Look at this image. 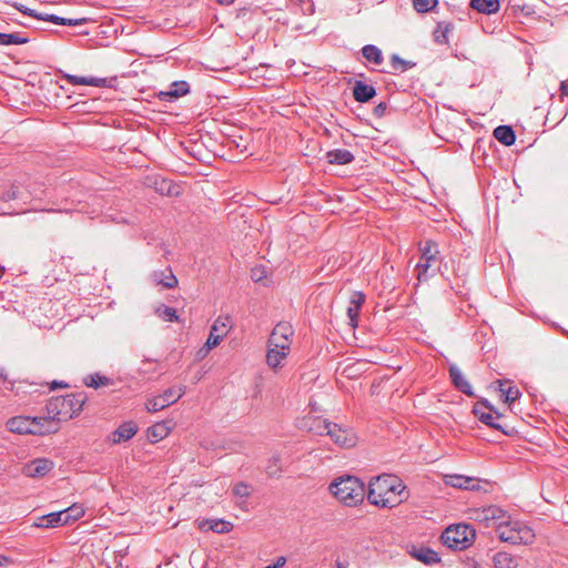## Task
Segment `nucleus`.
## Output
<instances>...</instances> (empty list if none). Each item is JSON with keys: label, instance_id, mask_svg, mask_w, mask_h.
Returning <instances> with one entry per match:
<instances>
[{"label": "nucleus", "instance_id": "18", "mask_svg": "<svg viewBox=\"0 0 568 568\" xmlns=\"http://www.w3.org/2000/svg\"><path fill=\"white\" fill-rule=\"evenodd\" d=\"M196 526L202 531L212 530L216 534H227L232 530L233 525L223 519H197Z\"/></svg>", "mask_w": 568, "mask_h": 568}, {"label": "nucleus", "instance_id": "52", "mask_svg": "<svg viewBox=\"0 0 568 568\" xmlns=\"http://www.w3.org/2000/svg\"><path fill=\"white\" fill-rule=\"evenodd\" d=\"M560 91H561L562 94L568 95V83L561 82Z\"/></svg>", "mask_w": 568, "mask_h": 568}, {"label": "nucleus", "instance_id": "34", "mask_svg": "<svg viewBox=\"0 0 568 568\" xmlns=\"http://www.w3.org/2000/svg\"><path fill=\"white\" fill-rule=\"evenodd\" d=\"M362 53H363V57L367 61H369L376 65H379L383 63V53H382L381 49L374 44L364 45L362 49Z\"/></svg>", "mask_w": 568, "mask_h": 568}, {"label": "nucleus", "instance_id": "11", "mask_svg": "<svg viewBox=\"0 0 568 568\" xmlns=\"http://www.w3.org/2000/svg\"><path fill=\"white\" fill-rule=\"evenodd\" d=\"M494 412L496 414V418H500L501 414L496 412L494 407L488 403V400H480L476 403L473 407V414L485 425L500 430L505 435H509L510 432L505 429L503 425L495 422V416L491 414Z\"/></svg>", "mask_w": 568, "mask_h": 568}, {"label": "nucleus", "instance_id": "36", "mask_svg": "<svg viewBox=\"0 0 568 568\" xmlns=\"http://www.w3.org/2000/svg\"><path fill=\"white\" fill-rule=\"evenodd\" d=\"M390 73L405 72L406 70L415 67V63L408 60L402 59L398 54H392L389 60Z\"/></svg>", "mask_w": 568, "mask_h": 568}, {"label": "nucleus", "instance_id": "15", "mask_svg": "<svg viewBox=\"0 0 568 568\" xmlns=\"http://www.w3.org/2000/svg\"><path fill=\"white\" fill-rule=\"evenodd\" d=\"M54 467V463L48 458H36L23 467V474L28 477H43Z\"/></svg>", "mask_w": 568, "mask_h": 568}, {"label": "nucleus", "instance_id": "25", "mask_svg": "<svg viewBox=\"0 0 568 568\" xmlns=\"http://www.w3.org/2000/svg\"><path fill=\"white\" fill-rule=\"evenodd\" d=\"M497 384H498L499 392L505 397L504 398L505 403H508L510 405V404L515 403L520 397V395H521L520 390L516 386H513L510 381L498 379Z\"/></svg>", "mask_w": 568, "mask_h": 568}, {"label": "nucleus", "instance_id": "42", "mask_svg": "<svg viewBox=\"0 0 568 568\" xmlns=\"http://www.w3.org/2000/svg\"><path fill=\"white\" fill-rule=\"evenodd\" d=\"M232 491L235 497L246 500L252 494V487L244 481H240L233 486Z\"/></svg>", "mask_w": 568, "mask_h": 568}, {"label": "nucleus", "instance_id": "13", "mask_svg": "<svg viewBox=\"0 0 568 568\" xmlns=\"http://www.w3.org/2000/svg\"><path fill=\"white\" fill-rule=\"evenodd\" d=\"M474 514L477 521L484 523L487 527H494L495 529L500 521L507 519L508 515L504 509L495 505L476 509Z\"/></svg>", "mask_w": 568, "mask_h": 568}, {"label": "nucleus", "instance_id": "43", "mask_svg": "<svg viewBox=\"0 0 568 568\" xmlns=\"http://www.w3.org/2000/svg\"><path fill=\"white\" fill-rule=\"evenodd\" d=\"M450 31V27L447 24L445 27H442V24H438V27L434 31V40L438 44H447L449 42L448 39V32Z\"/></svg>", "mask_w": 568, "mask_h": 568}, {"label": "nucleus", "instance_id": "3", "mask_svg": "<svg viewBox=\"0 0 568 568\" xmlns=\"http://www.w3.org/2000/svg\"><path fill=\"white\" fill-rule=\"evenodd\" d=\"M392 481H394V476L390 475L372 478L366 493L369 504L382 508H392L398 505V500L390 496V489L395 487Z\"/></svg>", "mask_w": 568, "mask_h": 568}, {"label": "nucleus", "instance_id": "22", "mask_svg": "<svg viewBox=\"0 0 568 568\" xmlns=\"http://www.w3.org/2000/svg\"><path fill=\"white\" fill-rule=\"evenodd\" d=\"M376 95V90L373 85L367 84L361 80L355 81L353 87V97L359 103H366Z\"/></svg>", "mask_w": 568, "mask_h": 568}, {"label": "nucleus", "instance_id": "56", "mask_svg": "<svg viewBox=\"0 0 568 568\" xmlns=\"http://www.w3.org/2000/svg\"><path fill=\"white\" fill-rule=\"evenodd\" d=\"M7 561H8V558L0 555V566H2L3 562H7Z\"/></svg>", "mask_w": 568, "mask_h": 568}, {"label": "nucleus", "instance_id": "33", "mask_svg": "<svg viewBox=\"0 0 568 568\" xmlns=\"http://www.w3.org/2000/svg\"><path fill=\"white\" fill-rule=\"evenodd\" d=\"M495 568H518L517 559L506 551L497 552L494 558Z\"/></svg>", "mask_w": 568, "mask_h": 568}, {"label": "nucleus", "instance_id": "6", "mask_svg": "<svg viewBox=\"0 0 568 568\" xmlns=\"http://www.w3.org/2000/svg\"><path fill=\"white\" fill-rule=\"evenodd\" d=\"M47 418L45 417H24L17 416L12 417L7 422V427L11 433L17 434H34V435H45L50 433H55L57 427H45ZM52 426V423H50Z\"/></svg>", "mask_w": 568, "mask_h": 568}, {"label": "nucleus", "instance_id": "40", "mask_svg": "<svg viewBox=\"0 0 568 568\" xmlns=\"http://www.w3.org/2000/svg\"><path fill=\"white\" fill-rule=\"evenodd\" d=\"M392 484H394L395 487L390 489V496L393 498H396V500H398V504L406 500L409 494L407 493L406 486L403 484V481L394 476V481H392Z\"/></svg>", "mask_w": 568, "mask_h": 568}, {"label": "nucleus", "instance_id": "48", "mask_svg": "<svg viewBox=\"0 0 568 568\" xmlns=\"http://www.w3.org/2000/svg\"><path fill=\"white\" fill-rule=\"evenodd\" d=\"M2 199L4 201H13L19 199V187L16 185H12L8 191H6L2 195Z\"/></svg>", "mask_w": 568, "mask_h": 568}, {"label": "nucleus", "instance_id": "2", "mask_svg": "<svg viewBox=\"0 0 568 568\" xmlns=\"http://www.w3.org/2000/svg\"><path fill=\"white\" fill-rule=\"evenodd\" d=\"M496 534L500 541L511 545H530L535 540L532 528L524 521L511 519L509 515L498 524Z\"/></svg>", "mask_w": 568, "mask_h": 568}, {"label": "nucleus", "instance_id": "27", "mask_svg": "<svg viewBox=\"0 0 568 568\" xmlns=\"http://www.w3.org/2000/svg\"><path fill=\"white\" fill-rule=\"evenodd\" d=\"M64 398L68 400L69 412L72 418L82 412L83 405L88 399L83 392L65 395Z\"/></svg>", "mask_w": 568, "mask_h": 568}, {"label": "nucleus", "instance_id": "50", "mask_svg": "<svg viewBox=\"0 0 568 568\" xmlns=\"http://www.w3.org/2000/svg\"><path fill=\"white\" fill-rule=\"evenodd\" d=\"M264 276H265V272H264V270H260V268H253V270H252V278H253L255 282L261 281Z\"/></svg>", "mask_w": 568, "mask_h": 568}, {"label": "nucleus", "instance_id": "7", "mask_svg": "<svg viewBox=\"0 0 568 568\" xmlns=\"http://www.w3.org/2000/svg\"><path fill=\"white\" fill-rule=\"evenodd\" d=\"M14 8L22 12L23 14H27L29 17H32L40 21H48L52 22L58 26H70V27H78L82 26L89 22L88 18H63L57 14L51 13H44V12H38L33 9H30L21 3H14Z\"/></svg>", "mask_w": 568, "mask_h": 568}, {"label": "nucleus", "instance_id": "35", "mask_svg": "<svg viewBox=\"0 0 568 568\" xmlns=\"http://www.w3.org/2000/svg\"><path fill=\"white\" fill-rule=\"evenodd\" d=\"M29 38L21 32L3 33L0 32V45L24 44Z\"/></svg>", "mask_w": 568, "mask_h": 568}, {"label": "nucleus", "instance_id": "32", "mask_svg": "<svg viewBox=\"0 0 568 568\" xmlns=\"http://www.w3.org/2000/svg\"><path fill=\"white\" fill-rule=\"evenodd\" d=\"M470 6L480 13L491 14L498 11L499 0H471Z\"/></svg>", "mask_w": 568, "mask_h": 568}, {"label": "nucleus", "instance_id": "31", "mask_svg": "<svg viewBox=\"0 0 568 568\" xmlns=\"http://www.w3.org/2000/svg\"><path fill=\"white\" fill-rule=\"evenodd\" d=\"M83 384L87 386V387H91V388H99L101 386H110V385H113V379L108 377V376H104L100 373H93V374H89L87 375L84 378H83Z\"/></svg>", "mask_w": 568, "mask_h": 568}, {"label": "nucleus", "instance_id": "5", "mask_svg": "<svg viewBox=\"0 0 568 568\" xmlns=\"http://www.w3.org/2000/svg\"><path fill=\"white\" fill-rule=\"evenodd\" d=\"M476 538V530L470 525L457 524L447 527L440 539L445 546L454 550H464L473 545Z\"/></svg>", "mask_w": 568, "mask_h": 568}, {"label": "nucleus", "instance_id": "55", "mask_svg": "<svg viewBox=\"0 0 568 568\" xmlns=\"http://www.w3.org/2000/svg\"><path fill=\"white\" fill-rule=\"evenodd\" d=\"M0 379H3V381L7 379V375L3 369H0Z\"/></svg>", "mask_w": 568, "mask_h": 568}, {"label": "nucleus", "instance_id": "12", "mask_svg": "<svg viewBox=\"0 0 568 568\" xmlns=\"http://www.w3.org/2000/svg\"><path fill=\"white\" fill-rule=\"evenodd\" d=\"M231 327H232V321L229 315L219 316L214 321L213 325L211 326L210 335L204 345L206 352L216 347L222 342V339L227 335Z\"/></svg>", "mask_w": 568, "mask_h": 568}, {"label": "nucleus", "instance_id": "49", "mask_svg": "<svg viewBox=\"0 0 568 568\" xmlns=\"http://www.w3.org/2000/svg\"><path fill=\"white\" fill-rule=\"evenodd\" d=\"M386 110H387V103L386 102H381L378 103L374 110H373V114L376 116V118H383L386 113Z\"/></svg>", "mask_w": 568, "mask_h": 568}, {"label": "nucleus", "instance_id": "23", "mask_svg": "<svg viewBox=\"0 0 568 568\" xmlns=\"http://www.w3.org/2000/svg\"><path fill=\"white\" fill-rule=\"evenodd\" d=\"M69 524L68 515L63 510L53 511L39 518L37 526L43 528H53Z\"/></svg>", "mask_w": 568, "mask_h": 568}, {"label": "nucleus", "instance_id": "39", "mask_svg": "<svg viewBox=\"0 0 568 568\" xmlns=\"http://www.w3.org/2000/svg\"><path fill=\"white\" fill-rule=\"evenodd\" d=\"M155 314L165 322H179L176 310L164 304H161L155 308Z\"/></svg>", "mask_w": 568, "mask_h": 568}, {"label": "nucleus", "instance_id": "44", "mask_svg": "<svg viewBox=\"0 0 568 568\" xmlns=\"http://www.w3.org/2000/svg\"><path fill=\"white\" fill-rule=\"evenodd\" d=\"M68 515L69 523L80 519L84 515V508L81 505L73 504L72 506L63 509Z\"/></svg>", "mask_w": 568, "mask_h": 568}, {"label": "nucleus", "instance_id": "46", "mask_svg": "<svg viewBox=\"0 0 568 568\" xmlns=\"http://www.w3.org/2000/svg\"><path fill=\"white\" fill-rule=\"evenodd\" d=\"M266 473L271 477L280 476L281 466H280V458L278 457H273L268 462V465L266 466Z\"/></svg>", "mask_w": 568, "mask_h": 568}, {"label": "nucleus", "instance_id": "38", "mask_svg": "<svg viewBox=\"0 0 568 568\" xmlns=\"http://www.w3.org/2000/svg\"><path fill=\"white\" fill-rule=\"evenodd\" d=\"M156 191L161 194H165L168 196H179L180 195V186L174 184L170 180L162 179L160 182H156Z\"/></svg>", "mask_w": 568, "mask_h": 568}, {"label": "nucleus", "instance_id": "30", "mask_svg": "<svg viewBox=\"0 0 568 568\" xmlns=\"http://www.w3.org/2000/svg\"><path fill=\"white\" fill-rule=\"evenodd\" d=\"M412 555L414 558L426 565H433L440 561L439 555L428 547H420L415 549Z\"/></svg>", "mask_w": 568, "mask_h": 568}, {"label": "nucleus", "instance_id": "45", "mask_svg": "<svg viewBox=\"0 0 568 568\" xmlns=\"http://www.w3.org/2000/svg\"><path fill=\"white\" fill-rule=\"evenodd\" d=\"M438 0H413L414 9L417 12H428L436 7Z\"/></svg>", "mask_w": 568, "mask_h": 568}, {"label": "nucleus", "instance_id": "54", "mask_svg": "<svg viewBox=\"0 0 568 568\" xmlns=\"http://www.w3.org/2000/svg\"><path fill=\"white\" fill-rule=\"evenodd\" d=\"M221 4H231L234 0H217Z\"/></svg>", "mask_w": 568, "mask_h": 568}, {"label": "nucleus", "instance_id": "8", "mask_svg": "<svg viewBox=\"0 0 568 568\" xmlns=\"http://www.w3.org/2000/svg\"><path fill=\"white\" fill-rule=\"evenodd\" d=\"M47 409V418L45 427H50V423H52L51 427H57V430L59 429V422L61 420H69L72 418L68 400H65L64 396H57L52 397L45 405Z\"/></svg>", "mask_w": 568, "mask_h": 568}, {"label": "nucleus", "instance_id": "57", "mask_svg": "<svg viewBox=\"0 0 568 568\" xmlns=\"http://www.w3.org/2000/svg\"><path fill=\"white\" fill-rule=\"evenodd\" d=\"M337 568H345V567L341 562H338Z\"/></svg>", "mask_w": 568, "mask_h": 568}, {"label": "nucleus", "instance_id": "41", "mask_svg": "<svg viewBox=\"0 0 568 568\" xmlns=\"http://www.w3.org/2000/svg\"><path fill=\"white\" fill-rule=\"evenodd\" d=\"M169 434V428L165 426L164 423H159L153 425L148 429V435L153 438L154 442H158L160 439H163Z\"/></svg>", "mask_w": 568, "mask_h": 568}, {"label": "nucleus", "instance_id": "19", "mask_svg": "<svg viewBox=\"0 0 568 568\" xmlns=\"http://www.w3.org/2000/svg\"><path fill=\"white\" fill-rule=\"evenodd\" d=\"M288 354H290V351H283L280 348L267 346V351H266L267 366L272 371L277 372L278 369L284 367Z\"/></svg>", "mask_w": 568, "mask_h": 568}, {"label": "nucleus", "instance_id": "51", "mask_svg": "<svg viewBox=\"0 0 568 568\" xmlns=\"http://www.w3.org/2000/svg\"><path fill=\"white\" fill-rule=\"evenodd\" d=\"M285 564H286V558L284 556H281V557H277L276 561L271 567L282 568Z\"/></svg>", "mask_w": 568, "mask_h": 568}, {"label": "nucleus", "instance_id": "47", "mask_svg": "<svg viewBox=\"0 0 568 568\" xmlns=\"http://www.w3.org/2000/svg\"><path fill=\"white\" fill-rule=\"evenodd\" d=\"M159 284L163 285L165 288H173L178 285V278L169 271V275H166L163 280H155Z\"/></svg>", "mask_w": 568, "mask_h": 568}, {"label": "nucleus", "instance_id": "58", "mask_svg": "<svg viewBox=\"0 0 568 568\" xmlns=\"http://www.w3.org/2000/svg\"><path fill=\"white\" fill-rule=\"evenodd\" d=\"M264 568H276V567H271V566H267V567H264Z\"/></svg>", "mask_w": 568, "mask_h": 568}, {"label": "nucleus", "instance_id": "14", "mask_svg": "<svg viewBox=\"0 0 568 568\" xmlns=\"http://www.w3.org/2000/svg\"><path fill=\"white\" fill-rule=\"evenodd\" d=\"M329 437L332 440L342 448H352L357 444V436L355 432L349 427H343L337 424L331 426Z\"/></svg>", "mask_w": 568, "mask_h": 568}, {"label": "nucleus", "instance_id": "17", "mask_svg": "<svg viewBox=\"0 0 568 568\" xmlns=\"http://www.w3.org/2000/svg\"><path fill=\"white\" fill-rule=\"evenodd\" d=\"M445 484L454 488L465 490H476L479 488V480L475 477L464 475L449 474L445 476Z\"/></svg>", "mask_w": 568, "mask_h": 568}, {"label": "nucleus", "instance_id": "1", "mask_svg": "<svg viewBox=\"0 0 568 568\" xmlns=\"http://www.w3.org/2000/svg\"><path fill=\"white\" fill-rule=\"evenodd\" d=\"M329 491L339 503L349 507L363 503L366 496L365 484L359 478L349 475L336 478L329 485Z\"/></svg>", "mask_w": 568, "mask_h": 568}, {"label": "nucleus", "instance_id": "4", "mask_svg": "<svg viewBox=\"0 0 568 568\" xmlns=\"http://www.w3.org/2000/svg\"><path fill=\"white\" fill-rule=\"evenodd\" d=\"M420 260L416 265L418 282L427 281L439 270L442 256L438 245L427 240L420 244Z\"/></svg>", "mask_w": 568, "mask_h": 568}, {"label": "nucleus", "instance_id": "29", "mask_svg": "<svg viewBox=\"0 0 568 568\" xmlns=\"http://www.w3.org/2000/svg\"><path fill=\"white\" fill-rule=\"evenodd\" d=\"M494 136L497 141L506 146H510L516 141V134L511 126L499 125L494 130Z\"/></svg>", "mask_w": 568, "mask_h": 568}, {"label": "nucleus", "instance_id": "26", "mask_svg": "<svg viewBox=\"0 0 568 568\" xmlns=\"http://www.w3.org/2000/svg\"><path fill=\"white\" fill-rule=\"evenodd\" d=\"M326 159L331 164L344 165L354 161V155L345 149H335L326 153Z\"/></svg>", "mask_w": 568, "mask_h": 568}, {"label": "nucleus", "instance_id": "20", "mask_svg": "<svg viewBox=\"0 0 568 568\" xmlns=\"http://www.w3.org/2000/svg\"><path fill=\"white\" fill-rule=\"evenodd\" d=\"M138 425L134 422H125L121 424L112 434L111 440L113 444H120L131 439L138 433Z\"/></svg>", "mask_w": 568, "mask_h": 568}, {"label": "nucleus", "instance_id": "10", "mask_svg": "<svg viewBox=\"0 0 568 568\" xmlns=\"http://www.w3.org/2000/svg\"><path fill=\"white\" fill-rule=\"evenodd\" d=\"M185 394V387H170L163 394L148 400L146 409L149 412H159L176 403Z\"/></svg>", "mask_w": 568, "mask_h": 568}, {"label": "nucleus", "instance_id": "24", "mask_svg": "<svg viewBox=\"0 0 568 568\" xmlns=\"http://www.w3.org/2000/svg\"><path fill=\"white\" fill-rule=\"evenodd\" d=\"M333 424L334 423L328 422L327 419L314 416L305 419V426L308 427V430L318 436H329L328 430L332 429L331 426H333Z\"/></svg>", "mask_w": 568, "mask_h": 568}, {"label": "nucleus", "instance_id": "21", "mask_svg": "<svg viewBox=\"0 0 568 568\" xmlns=\"http://www.w3.org/2000/svg\"><path fill=\"white\" fill-rule=\"evenodd\" d=\"M449 376L453 385L467 396H474L470 383L466 379L462 371L456 365H450Z\"/></svg>", "mask_w": 568, "mask_h": 568}, {"label": "nucleus", "instance_id": "9", "mask_svg": "<svg viewBox=\"0 0 568 568\" xmlns=\"http://www.w3.org/2000/svg\"><path fill=\"white\" fill-rule=\"evenodd\" d=\"M293 335V326L288 322H280L272 329L266 346L291 352Z\"/></svg>", "mask_w": 568, "mask_h": 568}, {"label": "nucleus", "instance_id": "37", "mask_svg": "<svg viewBox=\"0 0 568 568\" xmlns=\"http://www.w3.org/2000/svg\"><path fill=\"white\" fill-rule=\"evenodd\" d=\"M190 91V85L186 81H174L170 85V90L168 92H162L164 95H169L170 98H180L187 94Z\"/></svg>", "mask_w": 568, "mask_h": 568}, {"label": "nucleus", "instance_id": "53", "mask_svg": "<svg viewBox=\"0 0 568 568\" xmlns=\"http://www.w3.org/2000/svg\"><path fill=\"white\" fill-rule=\"evenodd\" d=\"M58 386H59V387H67L68 385H67V384H64L63 382H57V381H54V382L52 383V385H51V389H54V388H57Z\"/></svg>", "mask_w": 568, "mask_h": 568}, {"label": "nucleus", "instance_id": "28", "mask_svg": "<svg viewBox=\"0 0 568 568\" xmlns=\"http://www.w3.org/2000/svg\"><path fill=\"white\" fill-rule=\"evenodd\" d=\"M65 79L70 84L73 85H90L101 88L104 87L106 83V79L95 77H79L73 74H65Z\"/></svg>", "mask_w": 568, "mask_h": 568}, {"label": "nucleus", "instance_id": "16", "mask_svg": "<svg viewBox=\"0 0 568 568\" xmlns=\"http://www.w3.org/2000/svg\"><path fill=\"white\" fill-rule=\"evenodd\" d=\"M366 301V296L361 291L353 292L351 300H349V306L347 307V317L349 320V325L355 328L358 325V316L362 306L364 305Z\"/></svg>", "mask_w": 568, "mask_h": 568}]
</instances>
